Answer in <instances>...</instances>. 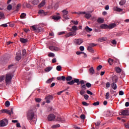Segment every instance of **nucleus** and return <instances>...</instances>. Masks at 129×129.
I'll list each match as a JSON object with an SVG mask.
<instances>
[{
    "label": "nucleus",
    "mask_w": 129,
    "mask_h": 129,
    "mask_svg": "<svg viewBox=\"0 0 129 129\" xmlns=\"http://www.w3.org/2000/svg\"><path fill=\"white\" fill-rule=\"evenodd\" d=\"M74 83H78L79 82V79H75L74 80Z\"/></svg>",
    "instance_id": "nucleus-62"
},
{
    "label": "nucleus",
    "mask_w": 129,
    "mask_h": 129,
    "mask_svg": "<svg viewBox=\"0 0 129 129\" xmlns=\"http://www.w3.org/2000/svg\"><path fill=\"white\" fill-rule=\"evenodd\" d=\"M120 115H129L128 110H123L119 113Z\"/></svg>",
    "instance_id": "nucleus-10"
},
{
    "label": "nucleus",
    "mask_w": 129,
    "mask_h": 129,
    "mask_svg": "<svg viewBox=\"0 0 129 129\" xmlns=\"http://www.w3.org/2000/svg\"><path fill=\"white\" fill-rule=\"evenodd\" d=\"M12 75L10 74H7L6 75V83H9V82H11L12 81Z\"/></svg>",
    "instance_id": "nucleus-4"
},
{
    "label": "nucleus",
    "mask_w": 129,
    "mask_h": 129,
    "mask_svg": "<svg viewBox=\"0 0 129 129\" xmlns=\"http://www.w3.org/2000/svg\"><path fill=\"white\" fill-rule=\"evenodd\" d=\"M97 22L98 23H100L101 24H102V23L104 22V20H103V19L100 18H98V19L97 20Z\"/></svg>",
    "instance_id": "nucleus-39"
},
{
    "label": "nucleus",
    "mask_w": 129,
    "mask_h": 129,
    "mask_svg": "<svg viewBox=\"0 0 129 129\" xmlns=\"http://www.w3.org/2000/svg\"><path fill=\"white\" fill-rule=\"evenodd\" d=\"M84 98L86 100H87V99L89 98V96H88L87 94H85L84 95Z\"/></svg>",
    "instance_id": "nucleus-49"
},
{
    "label": "nucleus",
    "mask_w": 129,
    "mask_h": 129,
    "mask_svg": "<svg viewBox=\"0 0 129 129\" xmlns=\"http://www.w3.org/2000/svg\"><path fill=\"white\" fill-rule=\"evenodd\" d=\"M55 120L56 121H60V122H65V119L63 117H61L60 116L55 117Z\"/></svg>",
    "instance_id": "nucleus-7"
},
{
    "label": "nucleus",
    "mask_w": 129,
    "mask_h": 129,
    "mask_svg": "<svg viewBox=\"0 0 129 129\" xmlns=\"http://www.w3.org/2000/svg\"><path fill=\"white\" fill-rule=\"evenodd\" d=\"M62 13L63 14V15H62L63 17H65L66 16H67V15H68V14H69V12H68V11H67L66 10H62Z\"/></svg>",
    "instance_id": "nucleus-15"
},
{
    "label": "nucleus",
    "mask_w": 129,
    "mask_h": 129,
    "mask_svg": "<svg viewBox=\"0 0 129 129\" xmlns=\"http://www.w3.org/2000/svg\"><path fill=\"white\" fill-rule=\"evenodd\" d=\"M6 19V18L5 17V14H4V13L3 12H0V21L1 20H4Z\"/></svg>",
    "instance_id": "nucleus-22"
},
{
    "label": "nucleus",
    "mask_w": 129,
    "mask_h": 129,
    "mask_svg": "<svg viewBox=\"0 0 129 129\" xmlns=\"http://www.w3.org/2000/svg\"><path fill=\"white\" fill-rule=\"evenodd\" d=\"M10 105H11V103H10V101H6L5 102V106H6V107H9Z\"/></svg>",
    "instance_id": "nucleus-36"
},
{
    "label": "nucleus",
    "mask_w": 129,
    "mask_h": 129,
    "mask_svg": "<svg viewBox=\"0 0 129 129\" xmlns=\"http://www.w3.org/2000/svg\"><path fill=\"white\" fill-rule=\"evenodd\" d=\"M51 70H52V67H47L45 69V72H49V71H51Z\"/></svg>",
    "instance_id": "nucleus-35"
},
{
    "label": "nucleus",
    "mask_w": 129,
    "mask_h": 129,
    "mask_svg": "<svg viewBox=\"0 0 129 129\" xmlns=\"http://www.w3.org/2000/svg\"><path fill=\"white\" fill-rule=\"evenodd\" d=\"M67 84H69V85H73V84H74V81L72 80L70 82H68Z\"/></svg>",
    "instance_id": "nucleus-46"
},
{
    "label": "nucleus",
    "mask_w": 129,
    "mask_h": 129,
    "mask_svg": "<svg viewBox=\"0 0 129 129\" xmlns=\"http://www.w3.org/2000/svg\"><path fill=\"white\" fill-rule=\"evenodd\" d=\"M85 18H87L88 20V19H90V18H91V15L90 14H87L85 12Z\"/></svg>",
    "instance_id": "nucleus-25"
},
{
    "label": "nucleus",
    "mask_w": 129,
    "mask_h": 129,
    "mask_svg": "<svg viewBox=\"0 0 129 129\" xmlns=\"http://www.w3.org/2000/svg\"><path fill=\"white\" fill-rule=\"evenodd\" d=\"M26 16H27L26 13H22L21 15H20V18H21V19H24V18H25Z\"/></svg>",
    "instance_id": "nucleus-44"
},
{
    "label": "nucleus",
    "mask_w": 129,
    "mask_h": 129,
    "mask_svg": "<svg viewBox=\"0 0 129 129\" xmlns=\"http://www.w3.org/2000/svg\"><path fill=\"white\" fill-rule=\"evenodd\" d=\"M32 28L33 31H35L36 32H37V33H40V32H41V28H39L37 25L32 26Z\"/></svg>",
    "instance_id": "nucleus-6"
},
{
    "label": "nucleus",
    "mask_w": 129,
    "mask_h": 129,
    "mask_svg": "<svg viewBox=\"0 0 129 129\" xmlns=\"http://www.w3.org/2000/svg\"><path fill=\"white\" fill-rule=\"evenodd\" d=\"M5 80V77L4 76H2L0 77V82H2Z\"/></svg>",
    "instance_id": "nucleus-51"
},
{
    "label": "nucleus",
    "mask_w": 129,
    "mask_h": 129,
    "mask_svg": "<svg viewBox=\"0 0 129 129\" xmlns=\"http://www.w3.org/2000/svg\"><path fill=\"white\" fill-rule=\"evenodd\" d=\"M56 70L57 71H61V70H62V67H61V66H57L56 67Z\"/></svg>",
    "instance_id": "nucleus-41"
},
{
    "label": "nucleus",
    "mask_w": 129,
    "mask_h": 129,
    "mask_svg": "<svg viewBox=\"0 0 129 129\" xmlns=\"http://www.w3.org/2000/svg\"><path fill=\"white\" fill-rule=\"evenodd\" d=\"M13 9V6L11 5H9L7 7V10L8 11H11Z\"/></svg>",
    "instance_id": "nucleus-42"
},
{
    "label": "nucleus",
    "mask_w": 129,
    "mask_h": 129,
    "mask_svg": "<svg viewBox=\"0 0 129 129\" xmlns=\"http://www.w3.org/2000/svg\"><path fill=\"white\" fill-rule=\"evenodd\" d=\"M89 73L91 75L94 74V69H93V67H91V68L89 69Z\"/></svg>",
    "instance_id": "nucleus-19"
},
{
    "label": "nucleus",
    "mask_w": 129,
    "mask_h": 129,
    "mask_svg": "<svg viewBox=\"0 0 129 129\" xmlns=\"http://www.w3.org/2000/svg\"><path fill=\"white\" fill-rule=\"evenodd\" d=\"M48 120H49L50 121H51L52 120H54L56 118V116L54 114H50L48 116Z\"/></svg>",
    "instance_id": "nucleus-8"
},
{
    "label": "nucleus",
    "mask_w": 129,
    "mask_h": 129,
    "mask_svg": "<svg viewBox=\"0 0 129 129\" xmlns=\"http://www.w3.org/2000/svg\"><path fill=\"white\" fill-rule=\"evenodd\" d=\"M85 93V91H84V90H82L80 92V94H81V95H84Z\"/></svg>",
    "instance_id": "nucleus-52"
},
{
    "label": "nucleus",
    "mask_w": 129,
    "mask_h": 129,
    "mask_svg": "<svg viewBox=\"0 0 129 129\" xmlns=\"http://www.w3.org/2000/svg\"><path fill=\"white\" fill-rule=\"evenodd\" d=\"M23 56H26V54H27V50L26 49H23L22 50Z\"/></svg>",
    "instance_id": "nucleus-48"
},
{
    "label": "nucleus",
    "mask_w": 129,
    "mask_h": 129,
    "mask_svg": "<svg viewBox=\"0 0 129 129\" xmlns=\"http://www.w3.org/2000/svg\"><path fill=\"white\" fill-rule=\"evenodd\" d=\"M21 7H22V5L21 4H18L16 7L17 11H19V9H20Z\"/></svg>",
    "instance_id": "nucleus-50"
},
{
    "label": "nucleus",
    "mask_w": 129,
    "mask_h": 129,
    "mask_svg": "<svg viewBox=\"0 0 129 129\" xmlns=\"http://www.w3.org/2000/svg\"><path fill=\"white\" fill-rule=\"evenodd\" d=\"M108 62L109 64H110V65H112V62H113V59L111 58H109V59L108 60Z\"/></svg>",
    "instance_id": "nucleus-43"
},
{
    "label": "nucleus",
    "mask_w": 129,
    "mask_h": 129,
    "mask_svg": "<svg viewBox=\"0 0 129 129\" xmlns=\"http://www.w3.org/2000/svg\"><path fill=\"white\" fill-rule=\"evenodd\" d=\"M49 49H50L51 51H53V52H57V51H59L60 50L59 48L54 46H49Z\"/></svg>",
    "instance_id": "nucleus-5"
},
{
    "label": "nucleus",
    "mask_w": 129,
    "mask_h": 129,
    "mask_svg": "<svg viewBox=\"0 0 129 129\" xmlns=\"http://www.w3.org/2000/svg\"><path fill=\"white\" fill-rule=\"evenodd\" d=\"M52 19L55 21H58V20H60L61 19V16H52Z\"/></svg>",
    "instance_id": "nucleus-18"
},
{
    "label": "nucleus",
    "mask_w": 129,
    "mask_h": 129,
    "mask_svg": "<svg viewBox=\"0 0 129 129\" xmlns=\"http://www.w3.org/2000/svg\"><path fill=\"white\" fill-rule=\"evenodd\" d=\"M46 3V2L45 1V0H43L42 1V2L39 4V5L38 6V7L40 8L41 7H43L44 6H45V4Z\"/></svg>",
    "instance_id": "nucleus-28"
},
{
    "label": "nucleus",
    "mask_w": 129,
    "mask_h": 129,
    "mask_svg": "<svg viewBox=\"0 0 129 129\" xmlns=\"http://www.w3.org/2000/svg\"><path fill=\"white\" fill-rule=\"evenodd\" d=\"M72 14H77L78 15H84L85 14V12H73Z\"/></svg>",
    "instance_id": "nucleus-32"
},
{
    "label": "nucleus",
    "mask_w": 129,
    "mask_h": 129,
    "mask_svg": "<svg viewBox=\"0 0 129 129\" xmlns=\"http://www.w3.org/2000/svg\"><path fill=\"white\" fill-rule=\"evenodd\" d=\"M26 6V8H27L28 9H30V8H31V7H32V6L31 5H30V4H28V3H24L23 4V6Z\"/></svg>",
    "instance_id": "nucleus-37"
},
{
    "label": "nucleus",
    "mask_w": 129,
    "mask_h": 129,
    "mask_svg": "<svg viewBox=\"0 0 129 129\" xmlns=\"http://www.w3.org/2000/svg\"><path fill=\"white\" fill-rule=\"evenodd\" d=\"M113 9L114 11H116V12H122V9L118 8V7H115Z\"/></svg>",
    "instance_id": "nucleus-29"
},
{
    "label": "nucleus",
    "mask_w": 129,
    "mask_h": 129,
    "mask_svg": "<svg viewBox=\"0 0 129 129\" xmlns=\"http://www.w3.org/2000/svg\"><path fill=\"white\" fill-rule=\"evenodd\" d=\"M9 122V121L8 120V119L5 118L3 120H1L0 121V126H6L8 124V123Z\"/></svg>",
    "instance_id": "nucleus-2"
},
{
    "label": "nucleus",
    "mask_w": 129,
    "mask_h": 129,
    "mask_svg": "<svg viewBox=\"0 0 129 129\" xmlns=\"http://www.w3.org/2000/svg\"><path fill=\"white\" fill-rule=\"evenodd\" d=\"M20 42H21V43H27V42H28V39H25L23 38H20Z\"/></svg>",
    "instance_id": "nucleus-20"
},
{
    "label": "nucleus",
    "mask_w": 129,
    "mask_h": 129,
    "mask_svg": "<svg viewBox=\"0 0 129 129\" xmlns=\"http://www.w3.org/2000/svg\"><path fill=\"white\" fill-rule=\"evenodd\" d=\"M115 70L117 73H120L121 72V69L119 67L115 68Z\"/></svg>",
    "instance_id": "nucleus-24"
},
{
    "label": "nucleus",
    "mask_w": 129,
    "mask_h": 129,
    "mask_svg": "<svg viewBox=\"0 0 129 129\" xmlns=\"http://www.w3.org/2000/svg\"><path fill=\"white\" fill-rule=\"evenodd\" d=\"M93 105H94V106L99 105V101H97L96 102H94V103H93Z\"/></svg>",
    "instance_id": "nucleus-53"
},
{
    "label": "nucleus",
    "mask_w": 129,
    "mask_h": 129,
    "mask_svg": "<svg viewBox=\"0 0 129 129\" xmlns=\"http://www.w3.org/2000/svg\"><path fill=\"white\" fill-rule=\"evenodd\" d=\"M53 98V97L52 95H49L45 97V99H48L49 100H52Z\"/></svg>",
    "instance_id": "nucleus-31"
},
{
    "label": "nucleus",
    "mask_w": 129,
    "mask_h": 129,
    "mask_svg": "<svg viewBox=\"0 0 129 129\" xmlns=\"http://www.w3.org/2000/svg\"><path fill=\"white\" fill-rule=\"evenodd\" d=\"M106 99H108L109 98V93L107 92L105 95Z\"/></svg>",
    "instance_id": "nucleus-56"
},
{
    "label": "nucleus",
    "mask_w": 129,
    "mask_h": 129,
    "mask_svg": "<svg viewBox=\"0 0 129 129\" xmlns=\"http://www.w3.org/2000/svg\"><path fill=\"white\" fill-rule=\"evenodd\" d=\"M101 68H102V66L101 65H99L97 67V70L98 71H99V70H100L101 69Z\"/></svg>",
    "instance_id": "nucleus-60"
},
{
    "label": "nucleus",
    "mask_w": 129,
    "mask_h": 129,
    "mask_svg": "<svg viewBox=\"0 0 129 129\" xmlns=\"http://www.w3.org/2000/svg\"><path fill=\"white\" fill-rule=\"evenodd\" d=\"M85 30L87 32H92V29L89 28L88 26H86L85 27Z\"/></svg>",
    "instance_id": "nucleus-34"
},
{
    "label": "nucleus",
    "mask_w": 129,
    "mask_h": 129,
    "mask_svg": "<svg viewBox=\"0 0 129 129\" xmlns=\"http://www.w3.org/2000/svg\"><path fill=\"white\" fill-rule=\"evenodd\" d=\"M48 57H54L55 56V54L52 52H50L48 55Z\"/></svg>",
    "instance_id": "nucleus-57"
},
{
    "label": "nucleus",
    "mask_w": 129,
    "mask_h": 129,
    "mask_svg": "<svg viewBox=\"0 0 129 129\" xmlns=\"http://www.w3.org/2000/svg\"><path fill=\"white\" fill-rule=\"evenodd\" d=\"M1 112H2V113H7V114H9V115H12V112H11V111H10V110L2 109L1 110Z\"/></svg>",
    "instance_id": "nucleus-12"
},
{
    "label": "nucleus",
    "mask_w": 129,
    "mask_h": 129,
    "mask_svg": "<svg viewBox=\"0 0 129 129\" xmlns=\"http://www.w3.org/2000/svg\"><path fill=\"white\" fill-rule=\"evenodd\" d=\"M76 32L73 31L70 33H68L65 35L66 38H69V37H70L71 36H76Z\"/></svg>",
    "instance_id": "nucleus-9"
},
{
    "label": "nucleus",
    "mask_w": 129,
    "mask_h": 129,
    "mask_svg": "<svg viewBox=\"0 0 129 129\" xmlns=\"http://www.w3.org/2000/svg\"><path fill=\"white\" fill-rule=\"evenodd\" d=\"M57 127H60V124H54V125H52L51 126L52 128H57Z\"/></svg>",
    "instance_id": "nucleus-33"
},
{
    "label": "nucleus",
    "mask_w": 129,
    "mask_h": 129,
    "mask_svg": "<svg viewBox=\"0 0 129 129\" xmlns=\"http://www.w3.org/2000/svg\"><path fill=\"white\" fill-rule=\"evenodd\" d=\"M77 30H78V28H77L76 26L74 25L72 27V29L70 30V31H71V32H76Z\"/></svg>",
    "instance_id": "nucleus-17"
},
{
    "label": "nucleus",
    "mask_w": 129,
    "mask_h": 129,
    "mask_svg": "<svg viewBox=\"0 0 129 129\" xmlns=\"http://www.w3.org/2000/svg\"><path fill=\"white\" fill-rule=\"evenodd\" d=\"M71 22L73 23L74 25H78V21H74L73 20H72Z\"/></svg>",
    "instance_id": "nucleus-59"
},
{
    "label": "nucleus",
    "mask_w": 129,
    "mask_h": 129,
    "mask_svg": "<svg viewBox=\"0 0 129 129\" xmlns=\"http://www.w3.org/2000/svg\"><path fill=\"white\" fill-rule=\"evenodd\" d=\"M117 78H113L112 81H113V83H116V82H117Z\"/></svg>",
    "instance_id": "nucleus-58"
},
{
    "label": "nucleus",
    "mask_w": 129,
    "mask_h": 129,
    "mask_svg": "<svg viewBox=\"0 0 129 129\" xmlns=\"http://www.w3.org/2000/svg\"><path fill=\"white\" fill-rule=\"evenodd\" d=\"M125 0H121L119 3V5H120V6H123V5L125 4Z\"/></svg>",
    "instance_id": "nucleus-27"
},
{
    "label": "nucleus",
    "mask_w": 129,
    "mask_h": 129,
    "mask_svg": "<svg viewBox=\"0 0 129 129\" xmlns=\"http://www.w3.org/2000/svg\"><path fill=\"white\" fill-rule=\"evenodd\" d=\"M80 117H81V119H85V115L82 114V115H81Z\"/></svg>",
    "instance_id": "nucleus-64"
},
{
    "label": "nucleus",
    "mask_w": 129,
    "mask_h": 129,
    "mask_svg": "<svg viewBox=\"0 0 129 129\" xmlns=\"http://www.w3.org/2000/svg\"><path fill=\"white\" fill-rule=\"evenodd\" d=\"M88 51H89V52H91V53H93L94 51L93 49H92V47L91 46H89L87 48Z\"/></svg>",
    "instance_id": "nucleus-30"
},
{
    "label": "nucleus",
    "mask_w": 129,
    "mask_h": 129,
    "mask_svg": "<svg viewBox=\"0 0 129 129\" xmlns=\"http://www.w3.org/2000/svg\"><path fill=\"white\" fill-rule=\"evenodd\" d=\"M82 104L84 105L85 106H88L89 105V104L87 103L86 102H82Z\"/></svg>",
    "instance_id": "nucleus-55"
},
{
    "label": "nucleus",
    "mask_w": 129,
    "mask_h": 129,
    "mask_svg": "<svg viewBox=\"0 0 129 129\" xmlns=\"http://www.w3.org/2000/svg\"><path fill=\"white\" fill-rule=\"evenodd\" d=\"M38 14H41V16H47L48 14H49V12H44L43 10H40L38 12Z\"/></svg>",
    "instance_id": "nucleus-11"
},
{
    "label": "nucleus",
    "mask_w": 129,
    "mask_h": 129,
    "mask_svg": "<svg viewBox=\"0 0 129 129\" xmlns=\"http://www.w3.org/2000/svg\"><path fill=\"white\" fill-rule=\"evenodd\" d=\"M116 27V24L115 23H111L108 25V29H113V28Z\"/></svg>",
    "instance_id": "nucleus-16"
},
{
    "label": "nucleus",
    "mask_w": 129,
    "mask_h": 129,
    "mask_svg": "<svg viewBox=\"0 0 129 129\" xmlns=\"http://www.w3.org/2000/svg\"><path fill=\"white\" fill-rule=\"evenodd\" d=\"M39 3H40L39 0H34L33 1H32V5H34V6H37V5H38V4H39Z\"/></svg>",
    "instance_id": "nucleus-23"
},
{
    "label": "nucleus",
    "mask_w": 129,
    "mask_h": 129,
    "mask_svg": "<svg viewBox=\"0 0 129 129\" xmlns=\"http://www.w3.org/2000/svg\"><path fill=\"white\" fill-rule=\"evenodd\" d=\"M22 58V54L19 52L17 54V56L16 57V59L17 61H20V59Z\"/></svg>",
    "instance_id": "nucleus-13"
},
{
    "label": "nucleus",
    "mask_w": 129,
    "mask_h": 129,
    "mask_svg": "<svg viewBox=\"0 0 129 129\" xmlns=\"http://www.w3.org/2000/svg\"><path fill=\"white\" fill-rule=\"evenodd\" d=\"M35 100L36 102H41V101H42V99H41L40 98H36Z\"/></svg>",
    "instance_id": "nucleus-54"
},
{
    "label": "nucleus",
    "mask_w": 129,
    "mask_h": 129,
    "mask_svg": "<svg viewBox=\"0 0 129 129\" xmlns=\"http://www.w3.org/2000/svg\"><path fill=\"white\" fill-rule=\"evenodd\" d=\"M74 42L76 45H77V46H78L79 45H81L82 43H83V39L81 38L76 39L74 40Z\"/></svg>",
    "instance_id": "nucleus-3"
},
{
    "label": "nucleus",
    "mask_w": 129,
    "mask_h": 129,
    "mask_svg": "<svg viewBox=\"0 0 129 129\" xmlns=\"http://www.w3.org/2000/svg\"><path fill=\"white\" fill-rule=\"evenodd\" d=\"M111 86L114 90H116V89L117 88V86H116V84H115L114 83H113L111 84Z\"/></svg>",
    "instance_id": "nucleus-21"
},
{
    "label": "nucleus",
    "mask_w": 129,
    "mask_h": 129,
    "mask_svg": "<svg viewBox=\"0 0 129 129\" xmlns=\"http://www.w3.org/2000/svg\"><path fill=\"white\" fill-rule=\"evenodd\" d=\"M89 45H90V47H95L97 45V44L93 43H90Z\"/></svg>",
    "instance_id": "nucleus-47"
},
{
    "label": "nucleus",
    "mask_w": 129,
    "mask_h": 129,
    "mask_svg": "<svg viewBox=\"0 0 129 129\" xmlns=\"http://www.w3.org/2000/svg\"><path fill=\"white\" fill-rule=\"evenodd\" d=\"M14 66H15V64H12L8 66V69H12V68H13Z\"/></svg>",
    "instance_id": "nucleus-61"
},
{
    "label": "nucleus",
    "mask_w": 129,
    "mask_h": 129,
    "mask_svg": "<svg viewBox=\"0 0 129 129\" xmlns=\"http://www.w3.org/2000/svg\"><path fill=\"white\" fill-rule=\"evenodd\" d=\"M66 80H67V81H71V80H72V77L68 76L67 78H66Z\"/></svg>",
    "instance_id": "nucleus-38"
},
{
    "label": "nucleus",
    "mask_w": 129,
    "mask_h": 129,
    "mask_svg": "<svg viewBox=\"0 0 129 129\" xmlns=\"http://www.w3.org/2000/svg\"><path fill=\"white\" fill-rule=\"evenodd\" d=\"M86 86L88 87V88H90V87L91 86V84L90 83H87L86 84Z\"/></svg>",
    "instance_id": "nucleus-63"
},
{
    "label": "nucleus",
    "mask_w": 129,
    "mask_h": 129,
    "mask_svg": "<svg viewBox=\"0 0 129 129\" xmlns=\"http://www.w3.org/2000/svg\"><path fill=\"white\" fill-rule=\"evenodd\" d=\"M107 40V38L105 37L100 38L99 39V41H100V42H103V41H106Z\"/></svg>",
    "instance_id": "nucleus-26"
},
{
    "label": "nucleus",
    "mask_w": 129,
    "mask_h": 129,
    "mask_svg": "<svg viewBox=\"0 0 129 129\" xmlns=\"http://www.w3.org/2000/svg\"><path fill=\"white\" fill-rule=\"evenodd\" d=\"M81 87L82 88V90H86V89H87V88H86V85H83L82 86H81Z\"/></svg>",
    "instance_id": "nucleus-40"
},
{
    "label": "nucleus",
    "mask_w": 129,
    "mask_h": 129,
    "mask_svg": "<svg viewBox=\"0 0 129 129\" xmlns=\"http://www.w3.org/2000/svg\"><path fill=\"white\" fill-rule=\"evenodd\" d=\"M54 78H50L49 79H48L47 81H46V83H51V82H52V81H53Z\"/></svg>",
    "instance_id": "nucleus-45"
},
{
    "label": "nucleus",
    "mask_w": 129,
    "mask_h": 129,
    "mask_svg": "<svg viewBox=\"0 0 129 129\" xmlns=\"http://www.w3.org/2000/svg\"><path fill=\"white\" fill-rule=\"evenodd\" d=\"M100 27L101 28V29H108V25L105 24H103L100 26Z\"/></svg>",
    "instance_id": "nucleus-14"
},
{
    "label": "nucleus",
    "mask_w": 129,
    "mask_h": 129,
    "mask_svg": "<svg viewBox=\"0 0 129 129\" xmlns=\"http://www.w3.org/2000/svg\"><path fill=\"white\" fill-rule=\"evenodd\" d=\"M27 118L29 120L30 122L34 121L36 122L35 120H37V119H35V114L34 113V111L33 110H29L27 113Z\"/></svg>",
    "instance_id": "nucleus-1"
}]
</instances>
